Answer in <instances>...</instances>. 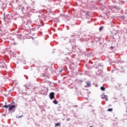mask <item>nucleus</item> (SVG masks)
Returning a JSON list of instances; mask_svg holds the SVG:
<instances>
[{"label":"nucleus","instance_id":"2eb2a0df","mask_svg":"<svg viewBox=\"0 0 127 127\" xmlns=\"http://www.w3.org/2000/svg\"><path fill=\"white\" fill-rule=\"evenodd\" d=\"M111 48L112 49H113L114 47H113V46H111Z\"/></svg>","mask_w":127,"mask_h":127},{"label":"nucleus","instance_id":"423d86ee","mask_svg":"<svg viewBox=\"0 0 127 127\" xmlns=\"http://www.w3.org/2000/svg\"><path fill=\"white\" fill-rule=\"evenodd\" d=\"M61 126V124H60V123H56L55 124L56 127H60Z\"/></svg>","mask_w":127,"mask_h":127},{"label":"nucleus","instance_id":"7ed1b4c3","mask_svg":"<svg viewBox=\"0 0 127 127\" xmlns=\"http://www.w3.org/2000/svg\"><path fill=\"white\" fill-rule=\"evenodd\" d=\"M55 95V94L54 92H51L49 94L50 99H51V100H53V99H54Z\"/></svg>","mask_w":127,"mask_h":127},{"label":"nucleus","instance_id":"9d476101","mask_svg":"<svg viewBox=\"0 0 127 127\" xmlns=\"http://www.w3.org/2000/svg\"><path fill=\"white\" fill-rule=\"evenodd\" d=\"M89 12H87L86 13H85L84 14L85 16H86V17H87V15H89Z\"/></svg>","mask_w":127,"mask_h":127},{"label":"nucleus","instance_id":"39448f33","mask_svg":"<svg viewBox=\"0 0 127 127\" xmlns=\"http://www.w3.org/2000/svg\"><path fill=\"white\" fill-rule=\"evenodd\" d=\"M41 94L42 95H46V90H42L41 92Z\"/></svg>","mask_w":127,"mask_h":127},{"label":"nucleus","instance_id":"4468645a","mask_svg":"<svg viewBox=\"0 0 127 127\" xmlns=\"http://www.w3.org/2000/svg\"><path fill=\"white\" fill-rule=\"evenodd\" d=\"M99 30H100V31H102V28H100Z\"/></svg>","mask_w":127,"mask_h":127},{"label":"nucleus","instance_id":"f257e3e1","mask_svg":"<svg viewBox=\"0 0 127 127\" xmlns=\"http://www.w3.org/2000/svg\"><path fill=\"white\" fill-rule=\"evenodd\" d=\"M3 108H5L6 109L7 108H9L8 111L10 112H11V111H12V110H13V109H14V108H15V105H4Z\"/></svg>","mask_w":127,"mask_h":127},{"label":"nucleus","instance_id":"1a4fd4ad","mask_svg":"<svg viewBox=\"0 0 127 127\" xmlns=\"http://www.w3.org/2000/svg\"><path fill=\"white\" fill-rule=\"evenodd\" d=\"M107 112H113V108H109L107 110Z\"/></svg>","mask_w":127,"mask_h":127},{"label":"nucleus","instance_id":"f03ea898","mask_svg":"<svg viewBox=\"0 0 127 127\" xmlns=\"http://www.w3.org/2000/svg\"><path fill=\"white\" fill-rule=\"evenodd\" d=\"M82 85H83L84 87H85V88L91 87V83L90 82V81L85 82L83 83H82Z\"/></svg>","mask_w":127,"mask_h":127},{"label":"nucleus","instance_id":"20e7f679","mask_svg":"<svg viewBox=\"0 0 127 127\" xmlns=\"http://www.w3.org/2000/svg\"><path fill=\"white\" fill-rule=\"evenodd\" d=\"M43 65V64L40 62H39L37 64V66L39 67H42V65Z\"/></svg>","mask_w":127,"mask_h":127},{"label":"nucleus","instance_id":"dca6fc26","mask_svg":"<svg viewBox=\"0 0 127 127\" xmlns=\"http://www.w3.org/2000/svg\"><path fill=\"white\" fill-rule=\"evenodd\" d=\"M106 101H108V98H106Z\"/></svg>","mask_w":127,"mask_h":127},{"label":"nucleus","instance_id":"6e6552de","mask_svg":"<svg viewBox=\"0 0 127 127\" xmlns=\"http://www.w3.org/2000/svg\"><path fill=\"white\" fill-rule=\"evenodd\" d=\"M53 103L55 105H57V104H58V101H57V100H54V101H53Z\"/></svg>","mask_w":127,"mask_h":127},{"label":"nucleus","instance_id":"f8f14e48","mask_svg":"<svg viewBox=\"0 0 127 127\" xmlns=\"http://www.w3.org/2000/svg\"><path fill=\"white\" fill-rule=\"evenodd\" d=\"M69 121H70V118H67V119L66 120V122H69Z\"/></svg>","mask_w":127,"mask_h":127},{"label":"nucleus","instance_id":"f3484780","mask_svg":"<svg viewBox=\"0 0 127 127\" xmlns=\"http://www.w3.org/2000/svg\"><path fill=\"white\" fill-rule=\"evenodd\" d=\"M2 67L3 68H4V66H2Z\"/></svg>","mask_w":127,"mask_h":127},{"label":"nucleus","instance_id":"9b49d317","mask_svg":"<svg viewBox=\"0 0 127 127\" xmlns=\"http://www.w3.org/2000/svg\"><path fill=\"white\" fill-rule=\"evenodd\" d=\"M106 98H107V96H106V95L102 96V99H106Z\"/></svg>","mask_w":127,"mask_h":127},{"label":"nucleus","instance_id":"0eeeda50","mask_svg":"<svg viewBox=\"0 0 127 127\" xmlns=\"http://www.w3.org/2000/svg\"><path fill=\"white\" fill-rule=\"evenodd\" d=\"M100 89L102 91H105L106 90V88L104 86L101 87Z\"/></svg>","mask_w":127,"mask_h":127},{"label":"nucleus","instance_id":"a211bd4d","mask_svg":"<svg viewBox=\"0 0 127 127\" xmlns=\"http://www.w3.org/2000/svg\"><path fill=\"white\" fill-rule=\"evenodd\" d=\"M90 127H93V126H90Z\"/></svg>","mask_w":127,"mask_h":127},{"label":"nucleus","instance_id":"ddd939ff","mask_svg":"<svg viewBox=\"0 0 127 127\" xmlns=\"http://www.w3.org/2000/svg\"><path fill=\"white\" fill-rule=\"evenodd\" d=\"M16 118H22V116H16Z\"/></svg>","mask_w":127,"mask_h":127}]
</instances>
